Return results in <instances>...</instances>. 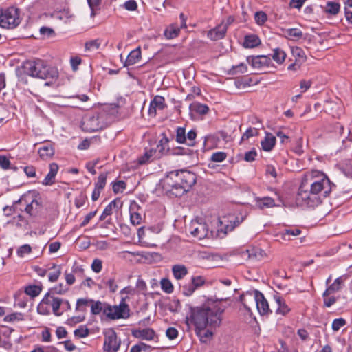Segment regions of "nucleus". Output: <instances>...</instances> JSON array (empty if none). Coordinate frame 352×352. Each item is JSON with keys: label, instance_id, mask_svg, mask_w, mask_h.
<instances>
[{"label": "nucleus", "instance_id": "obj_1", "mask_svg": "<svg viewBox=\"0 0 352 352\" xmlns=\"http://www.w3.org/2000/svg\"><path fill=\"white\" fill-rule=\"evenodd\" d=\"M335 184L324 173L313 170L307 172L296 196V204L299 206L315 207L329 195Z\"/></svg>", "mask_w": 352, "mask_h": 352}, {"label": "nucleus", "instance_id": "obj_2", "mask_svg": "<svg viewBox=\"0 0 352 352\" xmlns=\"http://www.w3.org/2000/svg\"><path fill=\"white\" fill-rule=\"evenodd\" d=\"M196 175L189 170L169 172L163 180V187L176 197L182 195L196 183Z\"/></svg>", "mask_w": 352, "mask_h": 352}, {"label": "nucleus", "instance_id": "obj_3", "mask_svg": "<svg viewBox=\"0 0 352 352\" xmlns=\"http://www.w3.org/2000/svg\"><path fill=\"white\" fill-rule=\"evenodd\" d=\"M24 72L28 75L45 80V85H50L58 77V72L56 67H51L47 63L39 58L28 60L23 65Z\"/></svg>", "mask_w": 352, "mask_h": 352}, {"label": "nucleus", "instance_id": "obj_4", "mask_svg": "<svg viewBox=\"0 0 352 352\" xmlns=\"http://www.w3.org/2000/svg\"><path fill=\"white\" fill-rule=\"evenodd\" d=\"M223 311L217 306L196 307L192 310V322L196 328L217 327L221 322Z\"/></svg>", "mask_w": 352, "mask_h": 352}, {"label": "nucleus", "instance_id": "obj_5", "mask_svg": "<svg viewBox=\"0 0 352 352\" xmlns=\"http://www.w3.org/2000/svg\"><path fill=\"white\" fill-rule=\"evenodd\" d=\"M63 302V299L54 296L47 293L37 307V311L41 315H49L50 314V307H52L53 314L56 316L62 315L60 308Z\"/></svg>", "mask_w": 352, "mask_h": 352}, {"label": "nucleus", "instance_id": "obj_6", "mask_svg": "<svg viewBox=\"0 0 352 352\" xmlns=\"http://www.w3.org/2000/svg\"><path fill=\"white\" fill-rule=\"evenodd\" d=\"M21 19L19 10L10 7L2 10L0 14V26L6 29H14L19 25Z\"/></svg>", "mask_w": 352, "mask_h": 352}, {"label": "nucleus", "instance_id": "obj_7", "mask_svg": "<svg viewBox=\"0 0 352 352\" xmlns=\"http://www.w3.org/2000/svg\"><path fill=\"white\" fill-rule=\"evenodd\" d=\"M127 296H122L119 305H107L104 307V314L110 319L127 318L129 316V308L126 303Z\"/></svg>", "mask_w": 352, "mask_h": 352}, {"label": "nucleus", "instance_id": "obj_8", "mask_svg": "<svg viewBox=\"0 0 352 352\" xmlns=\"http://www.w3.org/2000/svg\"><path fill=\"white\" fill-rule=\"evenodd\" d=\"M241 300L245 308L250 311L249 304L256 306L258 312L261 316L264 315V295L257 290L241 296Z\"/></svg>", "mask_w": 352, "mask_h": 352}, {"label": "nucleus", "instance_id": "obj_9", "mask_svg": "<svg viewBox=\"0 0 352 352\" xmlns=\"http://www.w3.org/2000/svg\"><path fill=\"white\" fill-rule=\"evenodd\" d=\"M26 205L25 211L30 216H35L41 208V204L34 192H28L23 195L17 201Z\"/></svg>", "mask_w": 352, "mask_h": 352}, {"label": "nucleus", "instance_id": "obj_10", "mask_svg": "<svg viewBox=\"0 0 352 352\" xmlns=\"http://www.w3.org/2000/svg\"><path fill=\"white\" fill-rule=\"evenodd\" d=\"M103 352H118L121 340L113 329H108L104 333Z\"/></svg>", "mask_w": 352, "mask_h": 352}, {"label": "nucleus", "instance_id": "obj_11", "mask_svg": "<svg viewBox=\"0 0 352 352\" xmlns=\"http://www.w3.org/2000/svg\"><path fill=\"white\" fill-rule=\"evenodd\" d=\"M190 230L191 234L199 240L208 237L210 234L207 224L197 220L191 222Z\"/></svg>", "mask_w": 352, "mask_h": 352}, {"label": "nucleus", "instance_id": "obj_12", "mask_svg": "<svg viewBox=\"0 0 352 352\" xmlns=\"http://www.w3.org/2000/svg\"><path fill=\"white\" fill-rule=\"evenodd\" d=\"M140 210V206L135 201H131L129 206L130 220L134 226L140 225L142 222L143 217Z\"/></svg>", "mask_w": 352, "mask_h": 352}, {"label": "nucleus", "instance_id": "obj_13", "mask_svg": "<svg viewBox=\"0 0 352 352\" xmlns=\"http://www.w3.org/2000/svg\"><path fill=\"white\" fill-rule=\"evenodd\" d=\"M166 107L164 98L158 95L155 96L150 103L148 114L150 116L155 117L157 110H163Z\"/></svg>", "mask_w": 352, "mask_h": 352}, {"label": "nucleus", "instance_id": "obj_14", "mask_svg": "<svg viewBox=\"0 0 352 352\" xmlns=\"http://www.w3.org/2000/svg\"><path fill=\"white\" fill-rule=\"evenodd\" d=\"M228 30V24L223 23L218 25L208 32V37L212 41H217L223 38Z\"/></svg>", "mask_w": 352, "mask_h": 352}, {"label": "nucleus", "instance_id": "obj_15", "mask_svg": "<svg viewBox=\"0 0 352 352\" xmlns=\"http://www.w3.org/2000/svg\"><path fill=\"white\" fill-rule=\"evenodd\" d=\"M54 148L50 142H44L38 151L40 157L43 160L51 159L54 156Z\"/></svg>", "mask_w": 352, "mask_h": 352}, {"label": "nucleus", "instance_id": "obj_16", "mask_svg": "<svg viewBox=\"0 0 352 352\" xmlns=\"http://www.w3.org/2000/svg\"><path fill=\"white\" fill-rule=\"evenodd\" d=\"M281 169L277 164H267L265 166V176H270L272 177V183L278 182V179L281 177Z\"/></svg>", "mask_w": 352, "mask_h": 352}, {"label": "nucleus", "instance_id": "obj_17", "mask_svg": "<svg viewBox=\"0 0 352 352\" xmlns=\"http://www.w3.org/2000/svg\"><path fill=\"white\" fill-rule=\"evenodd\" d=\"M84 130L89 132H94L100 129L97 116H91L85 118L82 122Z\"/></svg>", "mask_w": 352, "mask_h": 352}, {"label": "nucleus", "instance_id": "obj_18", "mask_svg": "<svg viewBox=\"0 0 352 352\" xmlns=\"http://www.w3.org/2000/svg\"><path fill=\"white\" fill-rule=\"evenodd\" d=\"M50 171L43 181V184L50 186L54 183L55 177L58 171V165L56 163H51L49 166Z\"/></svg>", "mask_w": 352, "mask_h": 352}, {"label": "nucleus", "instance_id": "obj_19", "mask_svg": "<svg viewBox=\"0 0 352 352\" xmlns=\"http://www.w3.org/2000/svg\"><path fill=\"white\" fill-rule=\"evenodd\" d=\"M324 108V111L333 117H339L342 111L341 105L332 101H327Z\"/></svg>", "mask_w": 352, "mask_h": 352}, {"label": "nucleus", "instance_id": "obj_20", "mask_svg": "<svg viewBox=\"0 0 352 352\" xmlns=\"http://www.w3.org/2000/svg\"><path fill=\"white\" fill-rule=\"evenodd\" d=\"M268 190L270 191L273 195L272 197L265 196V207L280 206L282 203V201L278 192L275 190V189L272 188H270Z\"/></svg>", "mask_w": 352, "mask_h": 352}, {"label": "nucleus", "instance_id": "obj_21", "mask_svg": "<svg viewBox=\"0 0 352 352\" xmlns=\"http://www.w3.org/2000/svg\"><path fill=\"white\" fill-rule=\"evenodd\" d=\"M140 58H141V50H140V48L138 47V48H136L134 50L131 51L129 53V54L128 55V56L124 62V66L127 67L129 65H133L137 63L138 62H139Z\"/></svg>", "mask_w": 352, "mask_h": 352}, {"label": "nucleus", "instance_id": "obj_22", "mask_svg": "<svg viewBox=\"0 0 352 352\" xmlns=\"http://www.w3.org/2000/svg\"><path fill=\"white\" fill-rule=\"evenodd\" d=\"M344 279L342 276L337 278L334 282L331 284L323 293V296L331 295L341 290Z\"/></svg>", "mask_w": 352, "mask_h": 352}, {"label": "nucleus", "instance_id": "obj_23", "mask_svg": "<svg viewBox=\"0 0 352 352\" xmlns=\"http://www.w3.org/2000/svg\"><path fill=\"white\" fill-rule=\"evenodd\" d=\"M216 327H209L208 329H206V327H201V328H196V332L197 336L199 337L200 340L202 342H206L208 340H209L213 336V331L212 329H215Z\"/></svg>", "mask_w": 352, "mask_h": 352}, {"label": "nucleus", "instance_id": "obj_24", "mask_svg": "<svg viewBox=\"0 0 352 352\" xmlns=\"http://www.w3.org/2000/svg\"><path fill=\"white\" fill-rule=\"evenodd\" d=\"M133 335L136 338L146 340H152L155 337V331L150 328H145L141 330H137L133 333Z\"/></svg>", "mask_w": 352, "mask_h": 352}, {"label": "nucleus", "instance_id": "obj_25", "mask_svg": "<svg viewBox=\"0 0 352 352\" xmlns=\"http://www.w3.org/2000/svg\"><path fill=\"white\" fill-rule=\"evenodd\" d=\"M274 299L276 305V312L277 314L285 315L289 312L290 309L288 307L287 305L285 303V302L282 299V298L280 296L275 295L274 296Z\"/></svg>", "mask_w": 352, "mask_h": 352}, {"label": "nucleus", "instance_id": "obj_26", "mask_svg": "<svg viewBox=\"0 0 352 352\" xmlns=\"http://www.w3.org/2000/svg\"><path fill=\"white\" fill-rule=\"evenodd\" d=\"M159 158H160V155H157V151L150 149L149 151H146L142 156L138 158V163L140 164H144Z\"/></svg>", "mask_w": 352, "mask_h": 352}, {"label": "nucleus", "instance_id": "obj_27", "mask_svg": "<svg viewBox=\"0 0 352 352\" xmlns=\"http://www.w3.org/2000/svg\"><path fill=\"white\" fill-rule=\"evenodd\" d=\"M181 28L177 23H172L166 27L164 34L167 39H173L179 34Z\"/></svg>", "mask_w": 352, "mask_h": 352}, {"label": "nucleus", "instance_id": "obj_28", "mask_svg": "<svg viewBox=\"0 0 352 352\" xmlns=\"http://www.w3.org/2000/svg\"><path fill=\"white\" fill-rule=\"evenodd\" d=\"M261 43V39L256 34H248L244 38L243 46L245 48H253Z\"/></svg>", "mask_w": 352, "mask_h": 352}, {"label": "nucleus", "instance_id": "obj_29", "mask_svg": "<svg viewBox=\"0 0 352 352\" xmlns=\"http://www.w3.org/2000/svg\"><path fill=\"white\" fill-rule=\"evenodd\" d=\"M84 270L80 266L74 265L72 268V272L69 273L67 271L65 272V278L66 283L69 285H72L75 283L76 278L74 274H83Z\"/></svg>", "mask_w": 352, "mask_h": 352}, {"label": "nucleus", "instance_id": "obj_30", "mask_svg": "<svg viewBox=\"0 0 352 352\" xmlns=\"http://www.w3.org/2000/svg\"><path fill=\"white\" fill-rule=\"evenodd\" d=\"M271 57L277 64L281 65L286 58V53L280 48H275L272 53L267 55Z\"/></svg>", "mask_w": 352, "mask_h": 352}, {"label": "nucleus", "instance_id": "obj_31", "mask_svg": "<svg viewBox=\"0 0 352 352\" xmlns=\"http://www.w3.org/2000/svg\"><path fill=\"white\" fill-rule=\"evenodd\" d=\"M291 52L295 60L304 63L307 60V56L305 51L299 47H292Z\"/></svg>", "mask_w": 352, "mask_h": 352}, {"label": "nucleus", "instance_id": "obj_32", "mask_svg": "<svg viewBox=\"0 0 352 352\" xmlns=\"http://www.w3.org/2000/svg\"><path fill=\"white\" fill-rule=\"evenodd\" d=\"M172 272L174 277L177 280L183 278L188 274V270L184 265H173Z\"/></svg>", "mask_w": 352, "mask_h": 352}, {"label": "nucleus", "instance_id": "obj_33", "mask_svg": "<svg viewBox=\"0 0 352 352\" xmlns=\"http://www.w3.org/2000/svg\"><path fill=\"white\" fill-rule=\"evenodd\" d=\"M168 139L164 136L158 142L157 145V155H160V157L168 151Z\"/></svg>", "mask_w": 352, "mask_h": 352}, {"label": "nucleus", "instance_id": "obj_34", "mask_svg": "<svg viewBox=\"0 0 352 352\" xmlns=\"http://www.w3.org/2000/svg\"><path fill=\"white\" fill-rule=\"evenodd\" d=\"M189 108L191 111L199 113V115H206L209 111V107L206 104L197 102L192 103Z\"/></svg>", "mask_w": 352, "mask_h": 352}, {"label": "nucleus", "instance_id": "obj_35", "mask_svg": "<svg viewBox=\"0 0 352 352\" xmlns=\"http://www.w3.org/2000/svg\"><path fill=\"white\" fill-rule=\"evenodd\" d=\"M50 270L52 271L48 274L49 281L52 283L56 282L61 274V267L60 265L53 264Z\"/></svg>", "mask_w": 352, "mask_h": 352}, {"label": "nucleus", "instance_id": "obj_36", "mask_svg": "<svg viewBox=\"0 0 352 352\" xmlns=\"http://www.w3.org/2000/svg\"><path fill=\"white\" fill-rule=\"evenodd\" d=\"M241 257L245 260L256 259L261 257V252L258 253L254 248L248 249L241 252Z\"/></svg>", "mask_w": 352, "mask_h": 352}, {"label": "nucleus", "instance_id": "obj_37", "mask_svg": "<svg viewBox=\"0 0 352 352\" xmlns=\"http://www.w3.org/2000/svg\"><path fill=\"white\" fill-rule=\"evenodd\" d=\"M286 37L289 39L297 41L302 37V32L298 28H289L285 32Z\"/></svg>", "mask_w": 352, "mask_h": 352}, {"label": "nucleus", "instance_id": "obj_38", "mask_svg": "<svg viewBox=\"0 0 352 352\" xmlns=\"http://www.w3.org/2000/svg\"><path fill=\"white\" fill-rule=\"evenodd\" d=\"M276 143L275 135L272 133H265V151H271Z\"/></svg>", "mask_w": 352, "mask_h": 352}, {"label": "nucleus", "instance_id": "obj_39", "mask_svg": "<svg viewBox=\"0 0 352 352\" xmlns=\"http://www.w3.org/2000/svg\"><path fill=\"white\" fill-rule=\"evenodd\" d=\"M116 200L111 201L104 208L102 214L100 216V220H104L107 216L111 215L113 213V210L118 207V204Z\"/></svg>", "mask_w": 352, "mask_h": 352}, {"label": "nucleus", "instance_id": "obj_40", "mask_svg": "<svg viewBox=\"0 0 352 352\" xmlns=\"http://www.w3.org/2000/svg\"><path fill=\"white\" fill-rule=\"evenodd\" d=\"M263 58H264V56H263V55L253 56L252 58L251 64H252V67L255 70L259 71L263 68V67L264 65V62L263 60Z\"/></svg>", "mask_w": 352, "mask_h": 352}, {"label": "nucleus", "instance_id": "obj_41", "mask_svg": "<svg viewBox=\"0 0 352 352\" xmlns=\"http://www.w3.org/2000/svg\"><path fill=\"white\" fill-rule=\"evenodd\" d=\"M340 8V6L338 3L329 1L327 3L326 12L329 14L336 15L339 12Z\"/></svg>", "mask_w": 352, "mask_h": 352}, {"label": "nucleus", "instance_id": "obj_42", "mask_svg": "<svg viewBox=\"0 0 352 352\" xmlns=\"http://www.w3.org/2000/svg\"><path fill=\"white\" fill-rule=\"evenodd\" d=\"M41 292V287L38 285H29L27 287H25V292L26 294L32 296V297H36L40 294Z\"/></svg>", "mask_w": 352, "mask_h": 352}, {"label": "nucleus", "instance_id": "obj_43", "mask_svg": "<svg viewBox=\"0 0 352 352\" xmlns=\"http://www.w3.org/2000/svg\"><path fill=\"white\" fill-rule=\"evenodd\" d=\"M161 287L162 289L167 293L171 294L173 292V285L172 283L167 278H163L161 280Z\"/></svg>", "mask_w": 352, "mask_h": 352}, {"label": "nucleus", "instance_id": "obj_44", "mask_svg": "<svg viewBox=\"0 0 352 352\" xmlns=\"http://www.w3.org/2000/svg\"><path fill=\"white\" fill-rule=\"evenodd\" d=\"M107 177V173H102L100 174L97 182L95 184V188L102 190L106 185Z\"/></svg>", "mask_w": 352, "mask_h": 352}, {"label": "nucleus", "instance_id": "obj_45", "mask_svg": "<svg viewBox=\"0 0 352 352\" xmlns=\"http://www.w3.org/2000/svg\"><path fill=\"white\" fill-rule=\"evenodd\" d=\"M176 141L183 144L186 142V130L184 127H178L176 131Z\"/></svg>", "mask_w": 352, "mask_h": 352}, {"label": "nucleus", "instance_id": "obj_46", "mask_svg": "<svg viewBox=\"0 0 352 352\" xmlns=\"http://www.w3.org/2000/svg\"><path fill=\"white\" fill-rule=\"evenodd\" d=\"M89 334V329L85 325H80L74 331V335L78 338H85Z\"/></svg>", "mask_w": 352, "mask_h": 352}, {"label": "nucleus", "instance_id": "obj_47", "mask_svg": "<svg viewBox=\"0 0 352 352\" xmlns=\"http://www.w3.org/2000/svg\"><path fill=\"white\" fill-rule=\"evenodd\" d=\"M92 302V300H88L85 298H79L76 302V310L78 311H85L86 307L89 302Z\"/></svg>", "mask_w": 352, "mask_h": 352}, {"label": "nucleus", "instance_id": "obj_48", "mask_svg": "<svg viewBox=\"0 0 352 352\" xmlns=\"http://www.w3.org/2000/svg\"><path fill=\"white\" fill-rule=\"evenodd\" d=\"M23 320V315L21 313H12L7 315L4 320L8 322H13L15 321H21Z\"/></svg>", "mask_w": 352, "mask_h": 352}, {"label": "nucleus", "instance_id": "obj_49", "mask_svg": "<svg viewBox=\"0 0 352 352\" xmlns=\"http://www.w3.org/2000/svg\"><path fill=\"white\" fill-rule=\"evenodd\" d=\"M227 157V153L222 151L213 153L210 157V160L214 162H221Z\"/></svg>", "mask_w": 352, "mask_h": 352}, {"label": "nucleus", "instance_id": "obj_50", "mask_svg": "<svg viewBox=\"0 0 352 352\" xmlns=\"http://www.w3.org/2000/svg\"><path fill=\"white\" fill-rule=\"evenodd\" d=\"M258 134V131L256 128H249L246 130V131L243 133L241 137V142H243L245 140H248L250 138L256 136Z\"/></svg>", "mask_w": 352, "mask_h": 352}, {"label": "nucleus", "instance_id": "obj_51", "mask_svg": "<svg viewBox=\"0 0 352 352\" xmlns=\"http://www.w3.org/2000/svg\"><path fill=\"white\" fill-rule=\"evenodd\" d=\"M91 302V312L92 314L97 315L99 314L102 310L104 311L102 303L100 301L94 302L92 300Z\"/></svg>", "mask_w": 352, "mask_h": 352}, {"label": "nucleus", "instance_id": "obj_52", "mask_svg": "<svg viewBox=\"0 0 352 352\" xmlns=\"http://www.w3.org/2000/svg\"><path fill=\"white\" fill-rule=\"evenodd\" d=\"M31 252V246L28 244H25L18 248L16 250V254L19 257H23L25 255L30 254Z\"/></svg>", "mask_w": 352, "mask_h": 352}, {"label": "nucleus", "instance_id": "obj_53", "mask_svg": "<svg viewBox=\"0 0 352 352\" xmlns=\"http://www.w3.org/2000/svg\"><path fill=\"white\" fill-rule=\"evenodd\" d=\"M186 142L185 143H186L190 146H194L195 144V140L197 137V133L195 130L192 129L190 131H188L187 135H186Z\"/></svg>", "mask_w": 352, "mask_h": 352}, {"label": "nucleus", "instance_id": "obj_54", "mask_svg": "<svg viewBox=\"0 0 352 352\" xmlns=\"http://www.w3.org/2000/svg\"><path fill=\"white\" fill-rule=\"evenodd\" d=\"M195 289V286L191 282L182 286V293L186 296L192 295Z\"/></svg>", "mask_w": 352, "mask_h": 352}, {"label": "nucleus", "instance_id": "obj_55", "mask_svg": "<svg viewBox=\"0 0 352 352\" xmlns=\"http://www.w3.org/2000/svg\"><path fill=\"white\" fill-rule=\"evenodd\" d=\"M346 323V320L342 318L334 319L332 322V329L335 331H338L341 327H344Z\"/></svg>", "mask_w": 352, "mask_h": 352}, {"label": "nucleus", "instance_id": "obj_56", "mask_svg": "<svg viewBox=\"0 0 352 352\" xmlns=\"http://www.w3.org/2000/svg\"><path fill=\"white\" fill-rule=\"evenodd\" d=\"M101 42L99 39L89 41L85 43V49L87 50H98L100 46Z\"/></svg>", "mask_w": 352, "mask_h": 352}, {"label": "nucleus", "instance_id": "obj_57", "mask_svg": "<svg viewBox=\"0 0 352 352\" xmlns=\"http://www.w3.org/2000/svg\"><path fill=\"white\" fill-rule=\"evenodd\" d=\"M126 187V183L123 181H118L113 184V190L115 193L122 192Z\"/></svg>", "mask_w": 352, "mask_h": 352}, {"label": "nucleus", "instance_id": "obj_58", "mask_svg": "<svg viewBox=\"0 0 352 352\" xmlns=\"http://www.w3.org/2000/svg\"><path fill=\"white\" fill-rule=\"evenodd\" d=\"M342 172L349 178H352V163L349 162H346L341 168Z\"/></svg>", "mask_w": 352, "mask_h": 352}, {"label": "nucleus", "instance_id": "obj_59", "mask_svg": "<svg viewBox=\"0 0 352 352\" xmlns=\"http://www.w3.org/2000/svg\"><path fill=\"white\" fill-rule=\"evenodd\" d=\"M276 68V67L271 62V57L265 55V73H272Z\"/></svg>", "mask_w": 352, "mask_h": 352}, {"label": "nucleus", "instance_id": "obj_60", "mask_svg": "<svg viewBox=\"0 0 352 352\" xmlns=\"http://www.w3.org/2000/svg\"><path fill=\"white\" fill-rule=\"evenodd\" d=\"M178 331L176 328L170 327H168L166 331V336L170 340H174L178 336Z\"/></svg>", "mask_w": 352, "mask_h": 352}, {"label": "nucleus", "instance_id": "obj_61", "mask_svg": "<svg viewBox=\"0 0 352 352\" xmlns=\"http://www.w3.org/2000/svg\"><path fill=\"white\" fill-rule=\"evenodd\" d=\"M301 233V230L298 228L295 229H286L283 232V238L285 239L287 236H296L300 235Z\"/></svg>", "mask_w": 352, "mask_h": 352}, {"label": "nucleus", "instance_id": "obj_62", "mask_svg": "<svg viewBox=\"0 0 352 352\" xmlns=\"http://www.w3.org/2000/svg\"><path fill=\"white\" fill-rule=\"evenodd\" d=\"M14 221L18 227L25 228L28 225V221L21 214H19L14 217Z\"/></svg>", "mask_w": 352, "mask_h": 352}, {"label": "nucleus", "instance_id": "obj_63", "mask_svg": "<svg viewBox=\"0 0 352 352\" xmlns=\"http://www.w3.org/2000/svg\"><path fill=\"white\" fill-rule=\"evenodd\" d=\"M322 297L324 299V305L327 307H330L337 300V298H336L335 296H330V295H322Z\"/></svg>", "mask_w": 352, "mask_h": 352}, {"label": "nucleus", "instance_id": "obj_64", "mask_svg": "<svg viewBox=\"0 0 352 352\" xmlns=\"http://www.w3.org/2000/svg\"><path fill=\"white\" fill-rule=\"evenodd\" d=\"M147 346L144 343H139L131 348L130 352H147Z\"/></svg>", "mask_w": 352, "mask_h": 352}]
</instances>
